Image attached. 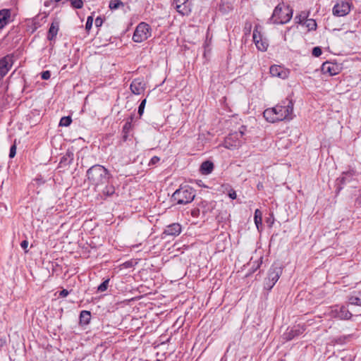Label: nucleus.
Instances as JSON below:
<instances>
[{
	"label": "nucleus",
	"mask_w": 361,
	"mask_h": 361,
	"mask_svg": "<svg viewBox=\"0 0 361 361\" xmlns=\"http://www.w3.org/2000/svg\"><path fill=\"white\" fill-rule=\"evenodd\" d=\"M87 180L95 191H99L100 188L109 183L111 178L108 169L100 164H95L87 171Z\"/></svg>",
	"instance_id": "f257e3e1"
},
{
	"label": "nucleus",
	"mask_w": 361,
	"mask_h": 361,
	"mask_svg": "<svg viewBox=\"0 0 361 361\" xmlns=\"http://www.w3.org/2000/svg\"><path fill=\"white\" fill-rule=\"evenodd\" d=\"M293 11L289 6L279 4L275 7L272 16L268 20V23L285 24L291 19Z\"/></svg>",
	"instance_id": "f03ea898"
},
{
	"label": "nucleus",
	"mask_w": 361,
	"mask_h": 361,
	"mask_svg": "<svg viewBox=\"0 0 361 361\" xmlns=\"http://www.w3.org/2000/svg\"><path fill=\"white\" fill-rule=\"evenodd\" d=\"M293 106V100L289 98H286L284 100H282L280 104L273 107L275 116H276L278 121H280L284 119H291Z\"/></svg>",
	"instance_id": "7ed1b4c3"
},
{
	"label": "nucleus",
	"mask_w": 361,
	"mask_h": 361,
	"mask_svg": "<svg viewBox=\"0 0 361 361\" xmlns=\"http://www.w3.org/2000/svg\"><path fill=\"white\" fill-rule=\"evenodd\" d=\"M172 197L177 204H186L194 200L195 192L191 187L185 185L176 190Z\"/></svg>",
	"instance_id": "20e7f679"
},
{
	"label": "nucleus",
	"mask_w": 361,
	"mask_h": 361,
	"mask_svg": "<svg viewBox=\"0 0 361 361\" xmlns=\"http://www.w3.org/2000/svg\"><path fill=\"white\" fill-rule=\"evenodd\" d=\"M152 31V28L148 23L141 22L135 27L133 40L137 43L142 42L151 37Z\"/></svg>",
	"instance_id": "39448f33"
},
{
	"label": "nucleus",
	"mask_w": 361,
	"mask_h": 361,
	"mask_svg": "<svg viewBox=\"0 0 361 361\" xmlns=\"http://www.w3.org/2000/svg\"><path fill=\"white\" fill-rule=\"evenodd\" d=\"M244 130H245V127L242 126L238 132L230 133L224 140V147L233 149L241 146L243 142V137L244 135Z\"/></svg>",
	"instance_id": "423d86ee"
},
{
	"label": "nucleus",
	"mask_w": 361,
	"mask_h": 361,
	"mask_svg": "<svg viewBox=\"0 0 361 361\" xmlns=\"http://www.w3.org/2000/svg\"><path fill=\"white\" fill-rule=\"evenodd\" d=\"M330 316L339 319H350L353 314L344 305H334L330 311Z\"/></svg>",
	"instance_id": "0eeeda50"
},
{
	"label": "nucleus",
	"mask_w": 361,
	"mask_h": 361,
	"mask_svg": "<svg viewBox=\"0 0 361 361\" xmlns=\"http://www.w3.org/2000/svg\"><path fill=\"white\" fill-rule=\"evenodd\" d=\"M306 330L305 324L294 325L291 328H288L283 335V338L286 341H289L302 334Z\"/></svg>",
	"instance_id": "6e6552de"
},
{
	"label": "nucleus",
	"mask_w": 361,
	"mask_h": 361,
	"mask_svg": "<svg viewBox=\"0 0 361 361\" xmlns=\"http://www.w3.org/2000/svg\"><path fill=\"white\" fill-rule=\"evenodd\" d=\"M260 27L259 25H256L253 30V42H255L258 50L265 51L268 47V43L267 40L262 39V34L258 29Z\"/></svg>",
	"instance_id": "1a4fd4ad"
},
{
	"label": "nucleus",
	"mask_w": 361,
	"mask_h": 361,
	"mask_svg": "<svg viewBox=\"0 0 361 361\" xmlns=\"http://www.w3.org/2000/svg\"><path fill=\"white\" fill-rule=\"evenodd\" d=\"M13 64V55L8 54L0 59V80L8 73Z\"/></svg>",
	"instance_id": "9d476101"
},
{
	"label": "nucleus",
	"mask_w": 361,
	"mask_h": 361,
	"mask_svg": "<svg viewBox=\"0 0 361 361\" xmlns=\"http://www.w3.org/2000/svg\"><path fill=\"white\" fill-rule=\"evenodd\" d=\"M173 6L176 11L182 16H188L191 11L188 0H173Z\"/></svg>",
	"instance_id": "9b49d317"
},
{
	"label": "nucleus",
	"mask_w": 361,
	"mask_h": 361,
	"mask_svg": "<svg viewBox=\"0 0 361 361\" xmlns=\"http://www.w3.org/2000/svg\"><path fill=\"white\" fill-rule=\"evenodd\" d=\"M281 273L282 270L280 268L273 267L270 268L269 270L268 276L266 279V284L269 287V288H271L277 282Z\"/></svg>",
	"instance_id": "f8f14e48"
},
{
	"label": "nucleus",
	"mask_w": 361,
	"mask_h": 361,
	"mask_svg": "<svg viewBox=\"0 0 361 361\" xmlns=\"http://www.w3.org/2000/svg\"><path fill=\"white\" fill-rule=\"evenodd\" d=\"M321 70L323 74H327L329 76H333L340 73L341 68L336 63L326 61L323 63Z\"/></svg>",
	"instance_id": "ddd939ff"
},
{
	"label": "nucleus",
	"mask_w": 361,
	"mask_h": 361,
	"mask_svg": "<svg viewBox=\"0 0 361 361\" xmlns=\"http://www.w3.org/2000/svg\"><path fill=\"white\" fill-rule=\"evenodd\" d=\"M269 73L272 77H276L284 80L288 77L290 71L283 66L273 65L269 68Z\"/></svg>",
	"instance_id": "4468645a"
},
{
	"label": "nucleus",
	"mask_w": 361,
	"mask_h": 361,
	"mask_svg": "<svg viewBox=\"0 0 361 361\" xmlns=\"http://www.w3.org/2000/svg\"><path fill=\"white\" fill-rule=\"evenodd\" d=\"M13 21V18L11 9L3 8L0 10V30Z\"/></svg>",
	"instance_id": "2eb2a0df"
},
{
	"label": "nucleus",
	"mask_w": 361,
	"mask_h": 361,
	"mask_svg": "<svg viewBox=\"0 0 361 361\" xmlns=\"http://www.w3.org/2000/svg\"><path fill=\"white\" fill-rule=\"evenodd\" d=\"M350 11V4L344 1L337 3L333 8V13L337 16H344Z\"/></svg>",
	"instance_id": "dca6fc26"
},
{
	"label": "nucleus",
	"mask_w": 361,
	"mask_h": 361,
	"mask_svg": "<svg viewBox=\"0 0 361 361\" xmlns=\"http://www.w3.org/2000/svg\"><path fill=\"white\" fill-rule=\"evenodd\" d=\"M182 231L180 224L178 223H173L166 226L164 229L163 234L166 235L177 236Z\"/></svg>",
	"instance_id": "f3484780"
},
{
	"label": "nucleus",
	"mask_w": 361,
	"mask_h": 361,
	"mask_svg": "<svg viewBox=\"0 0 361 361\" xmlns=\"http://www.w3.org/2000/svg\"><path fill=\"white\" fill-rule=\"evenodd\" d=\"M130 89L135 94H141L145 90V84L138 78L134 79L130 84Z\"/></svg>",
	"instance_id": "a211bd4d"
},
{
	"label": "nucleus",
	"mask_w": 361,
	"mask_h": 361,
	"mask_svg": "<svg viewBox=\"0 0 361 361\" xmlns=\"http://www.w3.org/2000/svg\"><path fill=\"white\" fill-rule=\"evenodd\" d=\"M59 30V20L54 18L51 23L50 27L47 33V39L50 41L55 39Z\"/></svg>",
	"instance_id": "6ab92c4d"
},
{
	"label": "nucleus",
	"mask_w": 361,
	"mask_h": 361,
	"mask_svg": "<svg viewBox=\"0 0 361 361\" xmlns=\"http://www.w3.org/2000/svg\"><path fill=\"white\" fill-rule=\"evenodd\" d=\"M105 187L102 189L100 188V190L97 191L98 195L101 197L102 199H106L108 197L112 196L115 193V188L112 184H106Z\"/></svg>",
	"instance_id": "aec40b11"
},
{
	"label": "nucleus",
	"mask_w": 361,
	"mask_h": 361,
	"mask_svg": "<svg viewBox=\"0 0 361 361\" xmlns=\"http://www.w3.org/2000/svg\"><path fill=\"white\" fill-rule=\"evenodd\" d=\"M133 116H131L128 120L126 121L125 124L123 126L122 129V140L126 142L128 140L130 133L132 131L133 125Z\"/></svg>",
	"instance_id": "412c9836"
},
{
	"label": "nucleus",
	"mask_w": 361,
	"mask_h": 361,
	"mask_svg": "<svg viewBox=\"0 0 361 361\" xmlns=\"http://www.w3.org/2000/svg\"><path fill=\"white\" fill-rule=\"evenodd\" d=\"M73 161V153L71 152H67L66 154H64L60 159V162L59 164V168H66L69 166Z\"/></svg>",
	"instance_id": "4be33fe9"
},
{
	"label": "nucleus",
	"mask_w": 361,
	"mask_h": 361,
	"mask_svg": "<svg viewBox=\"0 0 361 361\" xmlns=\"http://www.w3.org/2000/svg\"><path fill=\"white\" fill-rule=\"evenodd\" d=\"M214 164L210 161H203L200 166V172L203 175H208L212 172Z\"/></svg>",
	"instance_id": "5701e85b"
},
{
	"label": "nucleus",
	"mask_w": 361,
	"mask_h": 361,
	"mask_svg": "<svg viewBox=\"0 0 361 361\" xmlns=\"http://www.w3.org/2000/svg\"><path fill=\"white\" fill-rule=\"evenodd\" d=\"M91 319V313L87 310H82L80 312L79 317V323L80 325H87L90 324Z\"/></svg>",
	"instance_id": "b1692460"
},
{
	"label": "nucleus",
	"mask_w": 361,
	"mask_h": 361,
	"mask_svg": "<svg viewBox=\"0 0 361 361\" xmlns=\"http://www.w3.org/2000/svg\"><path fill=\"white\" fill-rule=\"evenodd\" d=\"M264 118L270 123L279 121L273 108L267 109L263 113Z\"/></svg>",
	"instance_id": "393cba45"
},
{
	"label": "nucleus",
	"mask_w": 361,
	"mask_h": 361,
	"mask_svg": "<svg viewBox=\"0 0 361 361\" xmlns=\"http://www.w3.org/2000/svg\"><path fill=\"white\" fill-rule=\"evenodd\" d=\"M348 301L351 305L361 306V291L355 292L350 296Z\"/></svg>",
	"instance_id": "a878e982"
},
{
	"label": "nucleus",
	"mask_w": 361,
	"mask_h": 361,
	"mask_svg": "<svg viewBox=\"0 0 361 361\" xmlns=\"http://www.w3.org/2000/svg\"><path fill=\"white\" fill-rule=\"evenodd\" d=\"M199 207L202 210L203 214H207L208 212H211L214 208V205L212 202H209L207 201H201L199 204Z\"/></svg>",
	"instance_id": "bb28decb"
},
{
	"label": "nucleus",
	"mask_w": 361,
	"mask_h": 361,
	"mask_svg": "<svg viewBox=\"0 0 361 361\" xmlns=\"http://www.w3.org/2000/svg\"><path fill=\"white\" fill-rule=\"evenodd\" d=\"M254 221L257 228L259 231L262 226V213L259 209H257L255 212Z\"/></svg>",
	"instance_id": "cd10ccee"
},
{
	"label": "nucleus",
	"mask_w": 361,
	"mask_h": 361,
	"mask_svg": "<svg viewBox=\"0 0 361 361\" xmlns=\"http://www.w3.org/2000/svg\"><path fill=\"white\" fill-rule=\"evenodd\" d=\"M302 26H305L307 31H312L316 30L317 25L315 20L307 18L304 22V25Z\"/></svg>",
	"instance_id": "c85d7f7f"
},
{
	"label": "nucleus",
	"mask_w": 361,
	"mask_h": 361,
	"mask_svg": "<svg viewBox=\"0 0 361 361\" xmlns=\"http://www.w3.org/2000/svg\"><path fill=\"white\" fill-rule=\"evenodd\" d=\"M309 16V13L305 11L300 12L298 15H297L295 18V23L300 25H303L304 22L307 20Z\"/></svg>",
	"instance_id": "c756f323"
},
{
	"label": "nucleus",
	"mask_w": 361,
	"mask_h": 361,
	"mask_svg": "<svg viewBox=\"0 0 361 361\" xmlns=\"http://www.w3.org/2000/svg\"><path fill=\"white\" fill-rule=\"evenodd\" d=\"M72 123V118L71 116H63L59 121V126L68 127Z\"/></svg>",
	"instance_id": "7c9ffc66"
},
{
	"label": "nucleus",
	"mask_w": 361,
	"mask_h": 361,
	"mask_svg": "<svg viewBox=\"0 0 361 361\" xmlns=\"http://www.w3.org/2000/svg\"><path fill=\"white\" fill-rule=\"evenodd\" d=\"M121 6H123V2L120 0H111L109 2V8L111 10L117 9Z\"/></svg>",
	"instance_id": "2f4dec72"
},
{
	"label": "nucleus",
	"mask_w": 361,
	"mask_h": 361,
	"mask_svg": "<svg viewBox=\"0 0 361 361\" xmlns=\"http://www.w3.org/2000/svg\"><path fill=\"white\" fill-rule=\"evenodd\" d=\"M109 279H107L104 280L97 288L98 292H104L107 290L109 283Z\"/></svg>",
	"instance_id": "473e14b6"
},
{
	"label": "nucleus",
	"mask_w": 361,
	"mask_h": 361,
	"mask_svg": "<svg viewBox=\"0 0 361 361\" xmlns=\"http://www.w3.org/2000/svg\"><path fill=\"white\" fill-rule=\"evenodd\" d=\"M71 6L75 8H82L83 6L82 0H71Z\"/></svg>",
	"instance_id": "72a5a7b5"
},
{
	"label": "nucleus",
	"mask_w": 361,
	"mask_h": 361,
	"mask_svg": "<svg viewBox=\"0 0 361 361\" xmlns=\"http://www.w3.org/2000/svg\"><path fill=\"white\" fill-rule=\"evenodd\" d=\"M93 23V18L92 16H89L87 19L86 24H85V29L87 31H89L92 26Z\"/></svg>",
	"instance_id": "f704fd0d"
},
{
	"label": "nucleus",
	"mask_w": 361,
	"mask_h": 361,
	"mask_svg": "<svg viewBox=\"0 0 361 361\" xmlns=\"http://www.w3.org/2000/svg\"><path fill=\"white\" fill-rule=\"evenodd\" d=\"M312 54L314 56L319 57V56L322 55V51L320 47H316L313 48Z\"/></svg>",
	"instance_id": "c9c22d12"
},
{
	"label": "nucleus",
	"mask_w": 361,
	"mask_h": 361,
	"mask_svg": "<svg viewBox=\"0 0 361 361\" xmlns=\"http://www.w3.org/2000/svg\"><path fill=\"white\" fill-rule=\"evenodd\" d=\"M146 104V99H143L141 103L140 104V106L138 107V114L140 116H142L144 112V109Z\"/></svg>",
	"instance_id": "e433bc0d"
},
{
	"label": "nucleus",
	"mask_w": 361,
	"mask_h": 361,
	"mask_svg": "<svg viewBox=\"0 0 361 361\" xmlns=\"http://www.w3.org/2000/svg\"><path fill=\"white\" fill-rule=\"evenodd\" d=\"M160 161V158L157 156H154L153 157H152V159H150L149 162V166H154L155 164H157L158 162H159Z\"/></svg>",
	"instance_id": "4c0bfd02"
},
{
	"label": "nucleus",
	"mask_w": 361,
	"mask_h": 361,
	"mask_svg": "<svg viewBox=\"0 0 361 361\" xmlns=\"http://www.w3.org/2000/svg\"><path fill=\"white\" fill-rule=\"evenodd\" d=\"M51 77V73L49 71H43L42 73H41V78L43 79V80H49Z\"/></svg>",
	"instance_id": "58836bf2"
},
{
	"label": "nucleus",
	"mask_w": 361,
	"mask_h": 361,
	"mask_svg": "<svg viewBox=\"0 0 361 361\" xmlns=\"http://www.w3.org/2000/svg\"><path fill=\"white\" fill-rule=\"evenodd\" d=\"M16 154V146L13 145L10 148L9 157L13 158Z\"/></svg>",
	"instance_id": "ea45409f"
},
{
	"label": "nucleus",
	"mask_w": 361,
	"mask_h": 361,
	"mask_svg": "<svg viewBox=\"0 0 361 361\" xmlns=\"http://www.w3.org/2000/svg\"><path fill=\"white\" fill-rule=\"evenodd\" d=\"M228 195L230 198H231L232 200H235L236 197H237V195H236V192L235 190H234L233 189H231L229 190L228 191Z\"/></svg>",
	"instance_id": "a19ab883"
},
{
	"label": "nucleus",
	"mask_w": 361,
	"mask_h": 361,
	"mask_svg": "<svg viewBox=\"0 0 361 361\" xmlns=\"http://www.w3.org/2000/svg\"><path fill=\"white\" fill-rule=\"evenodd\" d=\"M200 207H197V208H195L193 209L192 211H191V215L193 216V217H198L199 216V214H200Z\"/></svg>",
	"instance_id": "79ce46f5"
},
{
	"label": "nucleus",
	"mask_w": 361,
	"mask_h": 361,
	"mask_svg": "<svg viewBox=\"0 0 361 361\" xmlns=\"http://www.w3.org/2000/svg\"><path fill=\"white\" fill-rule=\"evenodd\" d=\"M21 247L25 250V252L27 253L28 252L27 247H28V241L25 240H23L20 243Z\"/></svg>",
	"instance_id": "37998d69"
},
{
	"label": "nucleus",
	"mask_w": 361,
	"mask_h": 361,
	"mask_svg": "<svg viewBox=\"0 0 361 361\" xmlns=\"http://www.w3.org/2000/svg\"><path fill=\"white\" fill-rule=\"evenodd\" d=\"M96 27H99L103 24V19L101 17H97L94 20Z\"/></svg>",
	"instance_id": "c03bdc74"
},
{
	"label": "nucleus",
	"mask_w": 361,
	"mask_h": 361,
	"mask_svg": "<svg viewBox=\"0 0 361 361\" xmlns=\"http://www.w3.org/2000/svg\"><path fill=\"white\" fill-rule=\"evenodd\" d=\"M68 294H69V292L66 289H63L62 290H61L59 292V296L61 298H66V296L68 295Z\"/></svg>",
	"instance_id": "a18cd8bd"
},
{
	"label": "nucleus",
	"mask_w": 361,
	"mask_h": 361,
	"mask_svg": "<svg viewBox=\"0 0 361 361\" xmlns=\"http://www.w3.org/2000/svg\"><path fill=\"white\" fill-rule=\"evenodd\" d=\"M257 190H263L264 186H263L262 183H259L257 185Z\"/></svg>",
	"instance_id": "49530a36"
},
{
	"label": "nucleus",
	"mask_w": 361,
	"mask_h": 361,
	"mask_svg": "<svg viewBox=\"0 0 361 361\" xmlns=\"http://www.w3.org/2000/svg\"><path fill=\"white\" fill-rule=\"evenodd\" d=\"M62 1H63V0H50V2L54 1V2H55V3H59V2Z\"/></svg>",
	"instance_id": "de8ad7c7"
}]
</instances>
